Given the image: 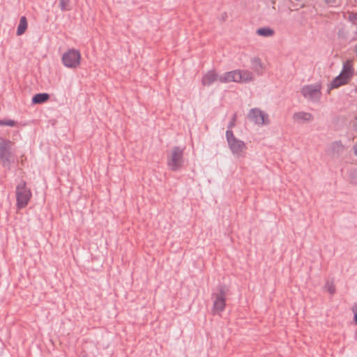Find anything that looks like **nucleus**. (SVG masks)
I'll use <instances>...</instances> for the list:
<instances>
[{"label": "nucleus", "mask_w": 357, "mask_h": 357, "mask_svg": "<svg viewBox=\"0 0 357 357\" xmlns=\"http://www.w3.org/2000/svg\"><path fill=\"white\" fill-rule=\"evenodd\" d=\"M228 291L229 288L225 285L217 287L216 290L212 294L213 314H220L225 310Z\"/></svg>", "instance_id": "1"}, {"label": "nucleus", "mask_w": 357, "mask_h": 357, "mask_svg": "<svg viewBox=\"0 0 357 357\" xmlns=\"http://www.w3.org/2000/svg\"><path fill=\"white\" fill-rule=\"evenodd\" d=\"M354 74V68L351 61H347L343 66L340 74L337 76L328 86V92L333 89H337L341 86L347 84Z\"/></svg>", "instance_id": "2"}, {"label": "nucleus", "mask_w": 357, "mask_h": 357, "mask_svg": "<svg viewBox=\"0 0 357 357\" xmlns=\"http://www.w3.org/2000/svg\"><path fill=\"white\" fill-rule=\"evenodd\" d=\"M183 164V149L178 146L172 148L167 153V165L172 171L179 170Z\"/></svg>", "instance_id": "3"}, {"label": "nucleus", "mask_w": 357, "mask_h": 357, "mask_svg": "<svg viewBox=\"0 0 357 357\" xmlns=\"http://www.w3.org/2000/svg\"><path fill=\"white\" fill-rule=\"evenodd\" d=\"M82 55L79 50L70 49L66 51L61 57L63 65L70 69L78 68L81 65Z\"/></svg>", "instance_id": "4"}, {"label": "nucleus", "mask_w": 357, "mask_h": 357, "mask_svg": "<svg viewBox=\"0 0 357 357\" xmlns=\"http://www.w3.org/2000/svg\"><path fill=\"white\" fill-rule=\"evenodd\" d=\"M226 137L231 153L238 157L243 156L247 151L245 143L236 138L233 132L230 130L227 131Z\"/></svg>", "instance_id": "5"}, {"label": "nucleus", "mask_w": 357, "mask_h": 357, "mask_svg": "<svg viewBox=\"0 0 357 357\" xmlns=\"http://www.w3.org/2000/svg\"><path fill=\"white\" fill-rule=\"evenodd\" d=\"M15 192L17 208H23L26 207L31 198L32 194L24 181L20 182L17 185Z\"/></svg>", "instance_id": "6"}, {"label": "nucleus", "mask_w": 357, "mask_h": 357, "mask_svg": "<svg viewBox=\"0 0 357 357\" xmlns=\"http://www.w3.org/2000/svg\"><path fill=\"white\" fill-rule=\"evenodd\" d=\"M321 88L320 83L306 85L301 89V93L310 100L317 101L321 96Z\"/></svg>", "instance_id": "7"}, {"label": "nucleus", "mask_w": 357, "mask_h": 357, "mask_svg": "<svg viewBox=\"0 0 357 357\" xmlns=\"http://www.w3.org/2000/svg\"><path fill=\"white\" fill-rule=\"evenodd\" d=\"M248 116L250 121L258 126L268 124L269 121L268 115L257 108L250 109Z\"/></svg>", "instance_id": "8"}, {"label": "nucleus", "mask_w": 357, "mask_h": 357, "mask_svg": "<svg viewBox=\"0 0 357 357\" xmlns=\"http://www.w3.org/2000/svg\"><path fill=\"white\" fill-rule=\"evenodd\" d=\"M12 145V142L9 140L2 139L0 142V160L3 165H7L10 162Z\"/></svg>", "instance_id": "9"}, {"label": "nucleus", "mask_w": 357, "mask_h": 357, "mask_svg": "<svg viewBox=\"0 0 357 357\" xmlns=\"http://www.w3.org/2000/svg\"><path fill=\"white\" fill-rule=\"evenodd\" d=\"M238 73V84H248L255 80L253 72L248 69H237Z\"/></svg>", "instance_id": "10"}, {"label": "nucleus", "mask_w": 357, "mask_h": 357, "mask_svg": "<svg viewBox=\"0 0 357 357\" xmlns=\"http://www.w3.org/2000/svg\"><path fill=\"white\" fill-rule=\"evenodd\" d=\"M219 82L221 83H229L231 82L238 83V73L237 69L220 75Z\"/></svg>", "instance_id": "11"}, {"label": "nucleus", "mask_w": 357, "mask_h": 357, "mask_svg": "<svg viewBox=\"0 0 357 357\" xmlns=\"http://www.w3.org/2000/svg\"><path fill=\"white\" fill-rule=\"evenodd\" d=\"M292 119L297 123H305L312 121L313 116L305 112H298L293 114Z\"/></svg>", "instance_id": "12"}, {"label": "nucleus", "mask_w": 357, "mask_h": 357, "mask_svg": "<svg viewBox=\"0 0 357 357\" xmlns=\"http://www.w3.org/2000/svg\"><path fill=\"white\" fill-rule=\"evenodd\" d=\"M252 68L257 75H262L266 70V66L259 58H254L252 60Z\"/></svg>", "instance_id": "13"}, {"label": "nucleus", "mask_w": 357, "mask_h": 357, "mask_svg": "<svg viewBox=\"0 0 357 357\" xmlns=\"http://www.w3.org/2000/svg\"><path fill=\"white\" fill-rule=\"evenodd\" d=\"M219 76L215 71H209L203 76L202 79V84L209 86L215 81H219Z\"/></svg>", "instance_id": "14"}, {"label": "nucleus", "mask_w": 357, "mask_h": 357, "mask_svg": "<svg viewBox=\"0 0 357 357\" xmlns=\"http://www.w3.org/2000/svg\"><path fill=\"white\" fill-rule=\"evenodd\" d=\"M344 150L343 144L338 141L333 142L330 146V151L333 155H338Z\"/></svg>", "instance_id": "15"}, {"label": "nucleus", "mask_w": 357, "mask_h": 357, "mask_svg": "<svg viewBox=\"0 0 357 357\" xmlns=\"http://www.w3.org/2000/svg\"><path fill=\"white\" fill-rule=\"evenodd\" d=\"M28 26V23L26 17L22 16L20 17V23L17 26V35L21 36L22 35L26 30Z\"/></svg>", "instance_id": "16"}, {"label": "nucleus", "mask_w": 357, "mask_h": 357, "mask_svg": "<svg viewBox=\"0 0 357 357\" xmlns=\"http://www.w3.org/2000/svg\"><path fill=\"white\" fill-rule=\"evenodd\" d=\"M49 98L50 96L47 93H38L33 97L32 102L34 104H41L46 102Z\"/></svg>", "instance_id": "17"}, {"label": "nucleus", "mask_w": 357, "mask_h": 357, "mask_svg": "<svg viewBox=\"0 0 357 357\" xmlns=\"http://www.w3.org/2000/svg\"><path fill=\"white\" fill-rule=\"evenodd\" d=\"M257 35L263 37H271L274 35V30L269 27H263L257 30Z\"/></svg>", "instance_id": "18"}, {"label": "nucleus", "mask_w": 357, "mask_h": 357, "mask_svg": "<svg viewBox=\"0 0 357 357\" xmlns=\"http://www.w3.org/2000/svg\"><path fill=\"white\" fill-rule=\"evenodd\" d=\"M324 289L330 294H334L335 292V287L334 282L333 281L328 280L324 285Z\"/></svg>", "instance_id": "19"}, {"label": "nucleus", "mask_w": 357, "mask_h": 357, "mask_svg": "<svg viewBox=\"0 0 357 357\" xmlns=\"http://www.w3.org/2000/svg\"><path fill=\"white\" fill-rule=\"evenodd\" d=\"M0 125L14 126L15 125V122L11 119H8L5 121H0Z\"/></svg>", "instance_id": "20"}, {"label": "nucleus", "mask_w": 357, "mask_h": 357, "mask_svg": "<svg viewBox=\"0 0 357 357\" xmlns=\"http://www.w3.org/2000/svg\"><path fill=\"white\" fill-rule=\"evenodd\" d=\"M59 3L61 10H64L68 9L69 0H59Z\"/></svg>", "instance_id": "21"}, {"label": "nucleus", "mask_w": 357, "mask_h": 357, "mask_svg": "<svg viewBox=\"0 0 357 357\" xmlns=\"http://www.w3.org/2000/svg\"><path fill=\"white\" fill-rule=\"evenodd\" d=\"M352 312L354 316V321L357 324V305H354L352 307Z\"/></svg>", "instance_id": "22"}, {"label": "nucleus", "mask_w": 357, "mask_h": 357, "mask_svg": "<svg viewBox=\"0 0 357 357\" xmlns=\"http://www.w3.org/2000/svg\"><path fill=\"white\" fill-rule=\"evenodd\" d=\"M354 153L356 156H357V143L353 147Z\"/></svg>", "instance_id": "23"}]
</instances>
